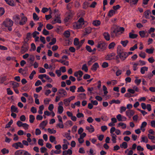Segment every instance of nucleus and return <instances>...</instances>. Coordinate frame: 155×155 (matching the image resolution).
I'll return each instance as SVG.
<instances>
[{"label": "nucleus", "instance_id": "nucleus-1", "mask_svg": "<svg viewBox=\"0 0 155 155\" xmlns=\"http://www.w3.org/2000/svg\"><path fill=\"white\" fill-rule=\"evenodd\" d=\"M117 53L118 55L116 56V59L118 58V56L122 61L124 60L128 56L127 53L124 51L121 46L120 45L117 47Z\"/></svg>", "mask_w": 155, "mask_h": 155}, {"label": "nucleus", "instance_id": "nucleus-2", "mask_svg": "<svg viewBox=\"0 0 155 155\" xmlns=\"http://www.w3.org/2000/svg\"><path fill=\"white\" fill-rule=\"evenodd\" d=\"M13 21L8 18L5 19L2 23V25L5 27L8 28V30L10 31H12V29L11 27L13 26Z\"/></svg>", "mask_w": 155, "mask_h": 155}, {"label": "nucleus", "instance_id": "nucleus-3", "mask_svg": "<svg viewBox=\"0 0 155 155\" xmlns=\"http://www.w3.org/2000/svg\"><path fill=\"white\" fill-rule=\"evenodd\" d=\"M124 31L123 27H120L116 29H114L111 31L110 34L111 36L114 37L115 35H117L118 34H121Z\"/></svg>", "mask_w": 155, "mask_h": 155}, {"label": "nucleus", "instance_id": "nucleus-4", "mask_svg": "<svg viewBox=\"0 0 155 155\" xmlns=\"http://www.w3.org/2000/svg\"><path fill=\"white\" fill-rule=\"evenodd\" d=\"M84 24V19L80 18L77 22L73 23V27L74 29H79L82 28Z\"/></svg>", "mask_w": 155, "mask_h": 155}, {"label": "nucleus", "instance_id": "nucleus-5", "mask_svg": "<svg viewBox=\"0 0 155 155\" xmlns=\"http://www.w3.org/2000/svg\"><path fill=\"white\" fill-rule=\"evenodd\" d=\"M74 14L73 11L71 10H69L66 13V17L64 19V21L65 22H67L70 20H71Z\"/></svg>", "mask_w": 155, "mask_h": 155}, {"label": "nucleus", "instance_id": "nucleus-6", "mask_svg": "<svg viewBox=\"0 0 155 155\" xmlns=\"http://www.w3.org/2000/svg\"><path fill=\"white\" fill-rule=\"evenodd\" d=\"M97 47L99 51H102L106 49L107 45L105 42L103 41H100L98 43Z\"/></svg>", "mask_w": 155, "mask_h": 155}, {"label": "nucleus", "instance_id": "nucleus-7", "mask_svg": "<svg viewBox=\"0 0 155 155\" xmlns=\"http://www.w3.org/2000/svg\"><path fill=\"white\" fill-rule=\"evenodd\" d=\"M44 78H46V79L48 80V82H49L51 83L53 81L52 79L46 74H40L38 76V78L41 79L43 83H45L46 81L43 79Z\"/></svg>", "mask_w": 155, "mask_h": 155}, {"label": "nucleus", "instance_id": "nucleus-8", "mask_svg": "<svg viewBox=\"0 0 155 155\" xmlns=\"http://www.w3.org/2000/svg\"><path fill=\"white\" fill-rule=\"evenodd\" d=\"M60 14H56L54 19L52 21L51 23L52 24H54L56 23H61V20Z\"/></svg>", "mask_w": 155, "mask_h": 155}, {"label": "nucleus", "instance_id": "nucleus-9", "mask_svg": "<svg viewBox=\"0 0 155 155\" xmlns=\"http://www.w3.org/2000/svg\"><path fill=\"white\" fill-rule=\"evenodd\" d=\"M29 48L28 44L25 41L23 42V44L21 47V52L23 54L26 52Z\"/></svg>", "mask_w": 155, "mask_h": 155}, {"label": "nucleus", "instance_id": "nucleus-10", "mask_svg": "<svg viewBox=\"0 0 155 155\" xmlns=\"http://www.w3.org/2000/svg\"><path fill=\"white\" fill-rule=\"evenodd\" d=\"M20 16H21V19L19 22V24L20 25H24L27 21V18L24 15L23 13L20 14Z\"/></svg>", "mask_w": 155, "mask_h": 155}, {"label": "nucleus", "instance_id": "nucleus-11", "mask_svg": "<svg viewBox=\"0 0 155 155\" xmlns=\"http://www.w3.org/2000/svg\"><path fill=\"white\" fill-rule=\"evenodd\" d=\"M83 72L81 70H79L78 71L75 72L74 73V75L75 77H78L77 79L78 81H79L81 80L82 77L83 75Z\"/></svg>", "mask_w": 155, "mask_h": 155}, {"label": "nucleus", "instance_id": "nucleus-12", "mask_svg": "<svg viewBox=\"0 0 155 155\" xmlns=\"http://www.w3.org/2000/svg\"><path fill=\"white\" fill-rule=\"evenodd\" d=\"M58 94H60V96L61 97H64L67 96V93L65 90L63 89H59L58 92Z\"/></svg>", "mask_w": 155, "mask_h": 155}, {"label": "nucleus", "instance_id": "nucleus-13", "mask_svg": "<svg viewBox=\"0 0 155 155\" xmlns=\"http://www.w3.org/2000/svg\"><path fill=\"white\" fill-rule=\"evenodd\" d=\"M27 151L20 150H18L15 153V155H27Z\"/></svg>", "mask_w": 155, "mask_h": 155}, {"label": "nucleus", "instance_id": "nucleus-14", "mask_svg": "<svg viewBox=\"0 0 155 155\" xmlns=\"http://www.w3.org/2000/svg\"><path fill=\"white\" fill-rule=\"evenodd\" d=\"M12 146L15 147L16 149H18L19 147L21 148L24 147L23 144L21 142H18L17 143H13L12 145Z\"/></svg>", "mask_w": 155, "mask_h": 155}, {"label": "nucleus", "instance_id": "nucleus-15", "mask_svg": "<svg viewBox=\"0 0 155 155\" xmlns=\"http://www.w3.org/2000/svg\"><path fill=\"white\" fill-rule=\"evenodd\" d=\"M115 54L114 53H112L107 55L105 58L107 60H110L114 58Z\"/></svg>", "mask_w": 155, "mask_h": 155}, {"label": "nucleus", "instance_id": "nucleus-16", "mask_svg": "<svg viewBox=\"0 0 155 155\" xmlns=\"http://www.w3.org/2000/svg\"><path fill=\"white\" fill-rule=\"evenodd\" d=\"M99 67L98 64L97 62L95 63L92 66L91 68V70L94 71H96L97 69Z\"/></svg>", "mask_w": 155, "mask_h": 155}, {"label": "nucleus", "instance_id": "nucleus-17", "mask_svg": "<svg viewBox=\"0 0 155 155\" xmlns=\"http://www.w3.org/2000/svg\"><path fill=\"white\" fill-rule=\"evenodd\" d=\"M134 111L131 110H127L126 112V115L129 117H131L134 114Z\"/></svg>", "mask_w": 155, "mask_h": 155}, {"label": "nucleus", "instance_id": "nucleus-18", "mask_svg": "<svg viewBox=\"0 0 155 155\" xmlns=\"http://www.w3.org/2000/svg\"><path fill=\"white\" fill-rule=\"evenodd\" d=\"M103 36L104 38L107 41L110 40V35L109 33L107 32H105L103 33Z\"/></svg>", "mask_w": 155, "mask_h": 155}, {"label": "nucleus", "instance_id": "nucleus-19", "mask_svg": "<svg viewBox=\"0 0 155 155\" xmlns=\"http://www.w3.org/2000/svg\"><path fill=\"white\" fill-rule=\"evenodd\" d=\"M72 152L70 149H68L67 150H65L63 152V155H67V154L71 155L72 154Z\"/></svg>", "mask_w": 155, "mask_h": 155}, {"label": "nucleus", "instance_id": "nucleus-20", "mask_svg": "<svg viewBox=\"0 0 155 155\" xmlns=\"http://www.w3.org/2000/svg\"><path fill=\"white\" fill-rule=\"evenodd\" d=\"M48 123L47 120L43 121L39 124V127H41L43 129H44L45 127L46 126Z\"/></svg>", "mask_w": 155, "mask_h": 155}, {"label": "nucleus", "instance_id": "nucleus-21", "mask_svg": "<svg viewBox=\"0 0 155 155\" xmlns=\"http://www.w3.org/2000/svg\"><path fill=\"white\" fill-rule=\"evenodd\" d=\"M151 12L149 10H147L144 12V15L146 18H149V16L150 14H151Z\"/></svg>", "mask_w": 155, "mask_h": 155}, {"label": "nucleus", "instance_id": "nucleus-22", "mask_svg": "<svg viewBox=\"0 0 155 155\" xmlns=\"http://www.w3.org/2000/svg\"><path fill=\"white\" fill-rule=\"evenodd\" d=\"M11 111L12 112H15L18 113V108L14 105H12L11 107Z\"/></svg>", "mask_w": 155, "mask_h": 155}, {"label": "nucleus", "instance_id": "nucleus-23", "mask_svg": "<svg viewBox=\"0 0 155 155\" xmlns=\"http://www.w3.org/2000/svg\"><path fill=\"white\" fill-rule=\"evenodd\" d=\"M20 16L18 15H15L13 17V20L16 22H18L20 19Z\"/></svg>", "mask_w": 155, "mask_h": 155}, {"label": "nucleus", "instance_id": "nucleus-24", "mask_svg": "<svg viewBox=\"0 0 155 155\" xmlns=\"http://www.w3.org/2000/svg\"><path fill=\"white\" fill-rule=\"evenodd\" d=\"M148 68L147 67H143L141 68H140V72L142 74H144L145 71H148Z\"/></svg>", "mask_w": 155, "mask_h": 155}, {"label": "nucleus", "instance_id": "nucleus-25", "mask_svg": "<svg viewBox=\"0 0 155 155\" xmlns=\"http://www.w3.org/2000/svg\"><path fill=\"white\" fill-rule=\"evenodd\" d=\"M11 84L13 86V88H16L19 86V84L16 82L14 81H11Z\"/></svg>", "mask_w": 155, "mask_h": 155}, {"label": "nucleus", "instance_id": "nucleus-26", "mask_svg": "<svg viewBox=\"0 0 155 155\" xmlns=\"http://www.w3.org/2000/svg\"><path fill=\"white\" fill-rule=\"evenodd\" d=\"M6 3L9 5L12 6H14L15 5L14 2L13 0H5Z\"/></svg>", "mask_w": 155, "mask_h": 155}, {"label": "nucleus", "instance_id": "nucleus-27", "mask_svg": "<svg viewBox=\"0 0 155 155\" xmlns=\"http://www.w3.org/2000/svg\"><path fill=\"white\" fill-rule=\"evenodd\" d=\"M86 94L84 93H81L79 94L78 96V97L79 99H84L86 97Z\"/></svg>", "mask_w": 155, "mask_h": 155}, {"label": "nucleus", "instance_id": "nucleus-28", "mask_svg": "<svg viewBox=\"0 0 155 155\" xmlns=\"http://www.w3.org/2000/svg\"><path fill=\"white\" fill-rule=\"evenodd\" d=\"M63 101L64 104L66 106H68L69 105L70 101L68 98L64 99Z\"/></svg>", "mask_w": 155, "mask_h": 155}, {"label": "nucleus", "instance_id": "nucleus-29", "mask_svg": "<svg viewBox=\"0 0 155 155\" xmlns=\"http://www.w3.org/2000/svg\"><path fill=\"white\" fill-rule=\"evenodd\" d=\"M91 31V29L90 27H88L85 28V33L86 34H90Z\"/></svg>", "mask_w": 155, "mask_h": 155}, {"label": "nucleus", "instance_id": "nucleus-30", "mask_svg": "<svg viewBox=\"0 0 155 155\" xmlns=\"http://www.w3.org/2000/svg\"><path fill=\"white\" fill-rule=\"evenodd\" d=\"M120 146L121 148L126 149L127 147V144L126 142H123L121 144H120Z\"/></svg>", "mask_w": 155, "mask_h": 155}, {"label": "nucleus", "instance_id": "nucleus-31", "mask_svg": "<svg viewBox=\"0 0 155 155\" xmlns=\"http://www.w3.org/2000/svg\"><path fill=\"white\" fill-rule=\"evenodd\" d=\"M138 36V35L136 34H132L131 32L129 33V37L131 38H135Z\"/></svg>", "mask_w": 155, "mask_h": 155}, {"label": "nucleus", "instance_id": "nucleus-32", "mask_svg": "<svg viewBox=\"0 0 155 155\" xmlns=\"http://www.w3.org/2000/svg\"><path fill=\"white\" fill-rule=\"evenodd\" d=\"M58 112L59 114H61L63 112L64 109L63 107L59 105L58 108Z\"/></svg>", "mask_w": 155, "mask_h": 155}, {"label": "nucleus", "instance_id": "nucleus-33", "mask_svg": "<svg viewBox=\"0 0 155 155\" xmlns=\"http://www.w3.org/2000/svg\"><path fill=\"white\" fill-rule=\"evenodd\" d=\"M129 41L127 40L125 41H120V43L124 47H125L127 44L128 43Z\"/></svg>", "mask_w": 155, "mask_h": 155}, {"label": "nucleus", "instance_id": "nucleus-34", "mask_svg": "<svg viewBox=\"0 0 155 155\" xmlns=\"http://www.w3.org/2000/svg\"><path fill=\"white\" fill-rule=\"evenodd\" d=\"M64 35L65 37L66 38H68L70 35V32L68 31H65L64 33Z\"/></svg>", "mask_w": 155, "mask_h": 155}, {"label": "nucleus", "instance_id": "nucleus-35", "mask_svg": "<svg viewBox=\"0 0 155 155\" xmlns=\"http://www.w3.org/2000/svg\"><path fill=\"white\" fill-rule=\"evenodd\" d=\"M44 106L41 105L39 107V110L38 111V113L40 114H42L43 113L42 111L44 109Z\"/></svg>", "mask_w": 155, "mask_h": 155}, {"label": "nucleus", "instance_id": "nucleus-36", "mask_svg": "<svg viewBox=\"0 0 155 155\" xmlns=\"http://www.w3.org/2000/svg\"><path fill=\"white\" fill-rule=\"evenodd\" d=\"M74 44L77 46L79 45V40L78 38H74Z\"/></svg>", "mask_w": 155, "mask_h": 155}, {"label": "nucleus", "instance_id": "nucleus-37", "mask_svg": "<svg viewBox=\"0 0 155 155\" xmlns=\"http://www.w3.org/2000/svg\"><path fill=\"white\" fill-rule=\"evenodd\" d=\"M142 140L141 142H145L147 143L148 142V139L147 138L146 136H142L141 137Z\"/></svg>", "mask_w": 155, "mask_h": 155}, {"label": "nucleus", "instance_id": "nucleus-38", "mask_svg": "<svg viewBox=\"0 0 155 155\" xmlns=\"http://www.w3.org/2000/svg\"><path fill=\"white\" fill-rule=\"evenodd\" d=\"M101 22L100 21L98 20H96L94 21L93 23V25L95 26H97L100 25Z\"/></svg>", "mask_w": 155, "mask_h": 155}, {"label": "nucleus", "instance_id": "nucleus-39", "mask_svg": "<svg viewBox=\"0 0 155 155\" xmlns=\"http://www.w3.org/2000/svg\"><path fill=\"white\" fill-rule=\"evenodd\" d=\"M86 129L87 130H88L89 132L92 133L94 131V128L90 127L89 126H87L86 127Z\"/></svg>", "mask_w": 155, "mask_h": 155}, {"label": "nucleus", "instance_id": "nucleus-40", "mask_svg": "<svg viewBox=\"0 0 155 155\" xmlns=\"http://www.w3.org/2000/svg\"><path fill=\"white\" fill-rule=\"evenodd\" d=\"M146 32L144 31H140L139 32V34L140 36L143 38L145 37Z\"/></svg>", "mask_w": 155, "mask_h": 155}, {"label": "nucleus", "instance_id": "nucleus-41", "mask_svg": "<svg viewBox=\"0 0 155 155\" xmlns=\"http://www.w3.org/2000/svg\"><path fill=\"white\" fill-rule=\"evenodd\" d=\"M115 12L113 10H110L108 13V16L109 17H110L112 16L115 13Z\"/></svg>", "mask_w": 155, "mask_h": 155}, {"label": "nucleus", "instance_id": "nucleus-42", "mask_svg": "<svg viewBox=\"0 0 155 155\" xmlns=\"http://www.w3.org/2000/svg\"><path fill=\"white\" fill-rule=\"evenodd\" d=\"M35 119V117L34 115H30L29 116V121L30 123H33Z\"/></svg>", "mask_w": 155, "mask_h": 155}, {"label": "nucleus", "instance_id": "nucleus-43", "mask_svg": "<svg viewBox=\"0 0 155 155\" xmlns=\"http://www.w3.org/2000/svg\"><path fill=\"white\" fill-rule=\"evenodd\" d=\"M61 153V151L60 150H52L51 151V155H53V153H54L56 154H59L60 153Z\"/></svg>", "mask_w": 155, "mask_h": 155}, {"label": "nucleus", "instance_id": "nucleus-44", "mask_svg": "<svg viewBox=\"0 0 155 155\" xmlns=\"http://www.w3.org/2000/svg\"><path fill=\"white\" fill-rule=\"evenodd\" d=\"M81 69L82 70L86 72H87L88 70V68L85 64L83 65Z\"/></svg>", "mask_w": 155, "mask_h": 155}, {"label": "nucleus", "instance_id": "nucleus-45", "mask_svg": "<svg viewBox=\"0 0 155 155\" xmlns=\"http://www.w3.org/2000/svg\"><path fill=\"white\" fill-rule=\"evenodd\" d=\"M118 126H121L122 129H125L126 127V124L120 122L118 124Z\"/></svg>", "mask_w": 155, "mask_h": 155}, {"label": "nucleus", "instance_id": "nucleus-46", "mask_svg": "<svg viewBox=\"0 0 155 155\" xmlns=\"http://www.w3.org/2000/svg\"><path fill=\"white\" fill-rule=\"evenodd\" d=\"M154 50V48L147 49L146 51L147 53L149 54H151L153 53Z\"/></svg>", "mask_w": 155, "mask_h": 155}, {"label": "nucleus", "instance_id": "nucleus-47", "mask_svg": "<svg viewBox=\"0 0 155 155\" xmlns=\"http://www.w3.org/2000/svg\"><path fill=\"white\" fill-rule=\"evenodd\" d=\"M84 40H81L80 42L79 41V45L77 47V49H79L81 47L82 45L84 43Z\"/></svg>", "mask_w": 155, "mask_h": 155}, {"label": "nucleus", "instance_id": "nucleus-48", "mask_svg": "<svg viewBox=\"0 0 155 155\" xmlns=\"http://www.w3.org/2000/svg\"><path fill=\"white\" fill-rule=\"evenodd\" d=\"M13 122V120H11L10 121L5 125V128H8L11 127V125L12 124Z\"/></svg>", "mask_w": 155, "mask_h": 155}, {"label": "nucleus", "instance_id": "nucleus-49", "mask_svg": "<svg viewBox=\"0 0 155 155\" xmlns=\"http://www.w3.org/2000/svg\"><path fill=\"white\" fill-rule=\"evenodd\" d=\"M35 60L34 56L33 55H30L29 58L28 59V61H31L34 62Z\"/></svg>", "mask_w": 155, "mask_h": 155}, {"label": "nucleus", "instance_id": "nucleus-50", "mask_svg": "<svg viewBox=\"0 0 155 155\" xmlns=\"http://www.w3.org/2000/svg\"><path fill=\"white\" fill-rule=\"evenodd\" d=\"M85 91L82 86H81L78 88L77 92H83Z\"/></svg>", "mask_w": 155, "mask_h": 155}, {"label": "nucleus", "instance_id": "nucleus-51", "mask_svg": "<svg viewBox=\"0 0 155 155\" xmlns=\"http://www.w3.org/2000/svg\"><path fill=\"white\" fill-rule=\"evenodd\" d=\"M115 45V43L113 42L110 44L108 46L109 49H113Z\"/></svg>", "mask_w": 155, "mask_h": 155}, {"label": "nucleus", "instance_id": "nucleus-52", "mask_svg": "<svg viewBox=\"0 0 155 155\" xmlns=\"http://www.w3.org/2000/svg\"><path fill=\"white\" fill-rule=\"evenodd\" d=\"M1 151L3 154L8 153H9V150L8 149H6V148H3L2 149Z\"/></svg>", "mask_w": 155, "mask_h": 155}, {"label": "nucleus", "instance_id": "nucleus-53", "mask_svg": "<svg viewBox=\"0 0 155 155\" xmlns=\"http://www.w3.org/2000/svg\"><path fill=\"white\" fill-rule=\"evenodd\" d=\"M48 131L50 134H55L56 132V130H54L53 129H51L49 128L48 129Z\"/></svg>", "mask_w": 155, "mask_h": 155}, {"label": "nucleus", "instance_id": "nucleus-54", "mask_svg": "<svg viewBox=\"0 0 155 155\" xmlns=\"http://www.w3.org/2000/svg\"><path fill=\"white\" fill-rule=\"evenodd\" d=\"M36 72L34 70L32 71L31 73L30 74L29 78L31 80H32L33 77L34 75L35 74Z\"/></svg>", "mask_w": 155, "mask_h": 155}, {"label": "nucleus", "instance_id": "nucleus-55", "mask_svg": "<svg viewBox=\"0 0 155 155\" xmlns=\"http://www.w3.org/2000/svg\"><path fill=\"white\" fill-rule=\"evenodd\" d=\"M49 140L51 142L53 143L56 140L55 137L53 136H50L49 137Z\"/></svg>", "mask_w": 155, "mask_h": 155}, {"label": "nucleus", "instance_id": "nucleus-56", "mask_svg": "<svg viewBox=\"0 0 155 155\" xmlns=\"http://www.w3.org/2000/svg\"><path fill=\"white\" fill-rule=\"evenodd\" d=\"M36 49V46L34 43H32L31 45V48L30 50V51H35Z\"/></svg>", "mask_w": 155, "mask_h": 155}, {"label": "nucleus", "instance_id": "nucleus-57", "mask_svg": "<svg viewBox=\"0 0 155 155\" xmlns=\"http://www.w3.org/2000/svg\"><path fill=\"white\" fill-rule=\"evenodd\" d=\"M103 90L104 91V94L105 95H106L108 93L107 91V89L105 85L103 86Z\"/></svg>", "mask_w": 155, "mask_h": 155}, {"label": "nucleus", "instance_id": "nucleus-58", "mask_svg": "<svg viewBox=\"0 0 155 155\" xmlns=\"http://www.w3.org/2000/svg\"><path fill=\"white\" fill-rule=\"evenodd\" d=\"M56 41V38H54L51 40V41L49 43L50 45H52L55 44Z\"/></svg>", "mask_w": 155, "mask_h": 155}, {"label": "nucleus", "instance_id": "nucleus-59", "mask_svg": "<svg viewBox=\"0 0 155 155\" xmlns=\"http://www.w3.org/2000/svg\"><path fill=\"white\" fill-rule=\"evenodd\" d=\"M76 86L74 85V86L70 87V90L72 92L74 93L75 92V90L76 89Z\"/></svg>", "mask_w": 155, "mask_h": 155}, {"label": "nucleus", "instance_id": "nucleus-60", "mask_svg": "<svg viewBox=\"0 0 155 155\" xmlns=\"http://www.w3.org/2000/svg\"><path fill=\"white\" fill-rule=\"evenodd\" d=\"M33 18L35 20H39V18L37 15L35 13H34L33 14Z\"/></svg>", "mask_w": 155, "mask_h": 155}, {"label": "nucleus", "instance_id": "nucleus-61", "mask_svg": "<svg viewBox=\"0 0 155 155\" xmlns=\"http://www.w3.org/2000/svg\"><path fill=\"white\" fill-rule=\"evenodd\" d=\"M46 28L48 30H51L53 28V26L50 24H48L46 26Z\"/></svg>", "mask_w": 155, "mask_h": 155}, {"label": "nucleus", "instance_id": "nucleus-62", "mask_svg": "<svg viewBox=\"0 0 155 155\" xmlns=\"http://www.w3.org/2000/svg\"><path fill=\"white\" fill-rule=\"evenodd\" d=\"M31 111L33 113H35L37 112V109L36 107H32L31 108Z\"/></svg>", "mask_w": 155, "mask_h": 155}, {"label": "nucleus", "instance_id": "nucleus-63", "mask_svg": "<svg viewBox=\"0 0 155 155\" xmlns=\"http://www.w3.org/2000/svg\"><path fill=\"white\" fill-rule=\"evenodd\" d=\"M108 66V64L107 62H104L102 63V68H105Z\"/></svg>", "mask_w": 155, "mask_h": 155}, {"label": "nucleus", "instance_id": "nucleus-64", "mask_svg": "<svg viewBox=\"0 0 155 155\" xmlns=\"http://www.w3.org/2000/svg\"><path fill=\"white\" fill-rule=\"evenodd\" d=\"M43 142L44 141L42 139H39L38 140V143L39 145L42 146L44 145Z\"/></svg>", "mask_w": 155, "mask_h": 155}]
</instances>
